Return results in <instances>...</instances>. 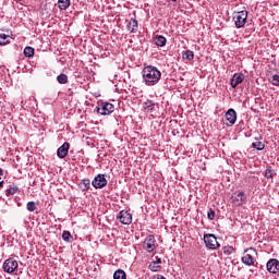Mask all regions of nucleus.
I'll use <instances>...</instances> for the list:
<instances>
[{
    "mask_svg": "<svg viewBox=\"0 0 279 279\" xmlns=\"http://www.w3.org/2000/svg\"><path fill=\"white\" fill-rule=\"evenodd\" d=\"M142 76L146 86H156L160 82L162 73L154 65H146L142 71Z\"/></svg>",
    "mask_w": 279,
    "mask_h": 279,
    "instance_id": "nucleus-1",
    "label": "nucleus"
},
{
    "mask_svg": "<svg viewBox=\"0 0 279 279\" xmlns=\"http://www.w3.org/2000/svg\"><path fill=\"white\" fill-rule=\"evenodd\" d=\"M233 21L238 29L245 27V23H247V11H239L234 13Z\"/></svg>",
    "mask_w": 279,
    "mask_h": 279,
    "instance_id": "nucleus-2",
    "label": "nucleus"
},
{
    "mask_svg": "<svg viewBox=\"0 0 279 279\" xmlns=\"http://www.w3.org/2000/svg\"><path fill=\"white\" fill-rule=\"evenodd\" d=\"M204 243L208 250H217L220 246L217 236L213 233L204 234Z\"/></svg>",
    "mask_w": 279,
    "mask_h": 279,
    "instance_id": "nucleus-3",
    "label": "nucleus"
},
{
    "mask_svg": "<svg viewBox=\"0 0 279 279\" xmlns=\"http://www.w3.org/2000/svg\"><path fill=\"white\" fill-rule=\"evenodd\" d=\"M19 269V262L14 258H9L3 263V271L7 274H14Z\"/></svg>",
    "mask_w": 279,
    "mask_h": 279,
    "instance_id": "nucleus-4",
    "label": "nucleus"
},
{
    "mask_svg": "<svg viewBox=\"0 0 279 279\" xmlns=\"http://www.w3.org/2000/svg\"><path fill=\"white\" fill-rule=\"evenodd\" d=\"M97 112L104 117L112 114V112H114V105L110 102H102L97 107Z\"/></svg>",
    "mask_w": 279,
    "mask_h": 279,
    "instance_id": "nucleus-5",
    "label": "nucleus"
},
{
    "mask_svg": "<svg viewBox=\"0 0 279 279\" xmlns=\"http://www.w3.org/2000/svg\"><path fill=\"white\" fill-rule=\"evenodd\" d=\"M92 186H94V189H105V186H108L106 174H97L92 181Z\"/></svg>",
    "mask_w": 279,
    "mask_h": 279,
    "instance_id": "nucleus-6",
    "label": "nucleus"
},
{
    "mask_svg": "<svg viewBox=\"0 0 279 279\" xmlns=\"http://www.w3.org/2000/svg\"><path fill=\"white\" fill-rule=\"evenodd\" d=\"M144 250H146V252H154V250H156V238L154 235H147L146 239L144 240V244H143Z\"/></svg>",
    "mask_w": 279,
    "mask_h": 279,
    "instance_id": "nucleus-7",
    "label": "nucleus"
},
{
    "mask_svg": "<svg viewBox=\"0 0 279 279\" xmlns=\"http://www.w3.org/2000/svg\"><path fill=\"white\" fill-rule=\"evenodd\" d=\"M117 219H119L120 223H123L124 226H130V223H132V214H130V211L128 210H121L118 214Z\"/></svg>",
    "mask_w": 279,
    "mask_h": 279,
    "instance_id": "nucleus-8",
    "label": "nucleus"
},
{
    "mask_svg": "<svg viewBox=\"0 0 279 279\" xmlns=\"http://www.w3.org/2000/svg\"><path fill=\"white\" fill-rule=\"evenodd\" d=\"M247 252H253V254H254V252H256V250H254V248L246 250L244 252V256L241 259L244 265H246L247 267H252V265H254L256 259H254V256H252V253H247Z\"/></svg>",
    "mask_w": 279,
    "mask_h": 279,
    "instance_id": "nucleus-9",
    "label": "nucleus"
},
{
    "mask_svg": "<svg viewBox=\"0 0 279 279\" xmlns=\"http://www.w3.org/2000/svg\"><path fill=\"white\" fill-rule=\"evenodd\" d=\"M69 149H71V144L64 142L57 150L58 158H66V156H69Z\"/></svg>",
    "mask_w": 279,
    "mask_h": 279,
    "instance_id": "nucleus-10",
    "label": "nucleus"
},
{
    "mask_svg": "<svg viewBox=\"0 0 279 279\" xmlns=\"http://www.w3.org/2000/svg\"><path fill=\"white\" fill-rule=\"evenodd\" d=\"M267 270L269 274H278L279 271V260L278 259H270L266 264Z\"/></svg>",
    "mask_w": 279,
    "mask_h": 279,
    "instance_id": "nucleus-11",
    "label": "nucleus"
},
{
    "mask_svg": "<svg viewBox=\"0 0 279 279\" xmlns=\"http://www.w3.org/2000/svg\"><path fill=\"white\" fill-rule=\"evenodd\" d=\"M245 80V76L241 73H235L232 78L230 80V84L232 88H236L239 84H242V82Z\"/></svg>",
    "mask_w": 279,
    "mask_h": 279,
    "instance_id": "nucleus-12",
    "label": "nucleus"
},
{
    "mask_svg": "<svg viewBox=\"0 0 279 279\" xmlns=\"http://www.w3.org/2000/svg\"><path fill=\"white\" fill-rule=\"evenodd\" d=\"M225 117L226 120L229 121L230 125H234L236 123V111L234 109H229Z\"/></svg>",
    "mask_w": 279,
    "mask_h": 279,
    "instance_id": "nucleus-13",
    "label": "nucleus"
},
{
    "mask_svg": "<svg viewBox=\"0 0 279 279\" xmlns=\"http://www.w3.org/2000/svg\"><path fill=\"white\" fill-rule=\"evenodd\" d=\"M126 29L131 34H134L136 29H138V21L136 19H131L126 25Z\"/></svg>",
    "mask_w": 279,
    "mask_h": 279,
    "instance_id": "nucleus-14",
    "label": "nucleus"
},
{
    "mask_svg": "<svg viewBox=\"0 0 279 279\" xmlns=\"http://www.w3.org/2000/svg\"><path fill=\"white\" fill-rule=\"evenodd\" d=\"M252 148L257 149V151H263V149H265V142L255 138V142L252 143Z\"/></svg>",
    "mask_w": 279,
    "mask_h": 279,
    "instance_id": "nucleus-15",
    "label": "nucleus"
},
{
    "mask_svg": "<svg viewBox=\"0 0 279 279\" xmlns=\"http://www.w3.org/2000/svg\"><path fill=\"white\" fill-rule=\"evenodd\" d=\"M78 189L83 192L88 191L90 189V179H83L78 184Z\"/></svg>",
    "mask_w": 279,
    "mask_h": 279,
    "instance_id": "nucleus-16",
    "label": "nucleus"
},
{
    "mask_svg": "<svg viewBox=\"0 0 279 279\" xmlns=\"http://www.w3.org/2000/svg\"><path fill=\"white\" fill-rule=\"evenodd\" d=\"M154 43L157 45V47H165L167 45V38H165L162 35H159L155 37Z\"/></svg>",
    "mask_w": 279,
    "mask_h": 279,
    "instance_id": "nucleus-17",
    "label": "nucleus"
},
{
    "mask_svg": "<svg viewBox=\"0 0 279 279\" xmlns=\"http://www.w3.org/2000/svg\"><path fill=\"white\" fill-rule=\"evenodd\" d=\"M265 178H267V180H274V178H276V171L271 169L270 166L266 168Z\"/></svg>",
    "mask_w": 279,
    "mask_h": 279,
    "instance_id": "nucleus-18",
    "label": "nucleus"
},
{
    "mask_svg": "<svg viewBox=\"0 0 279 279\" xmlns=\"http://www.w3.org/2000/svg\"><path fill=\"white\" fill-rule=\"evenodd\" d=\"M69 5H71V0H59L58 1L59 10H68Z\"/></svg>",
    "mask_w": 279,
    "mask_h": 279,
    "instance_id": "nucleus-19",
    "label": "nucleus"
},
{
    "mask_svg": "<svg viewBox=\"0 0 279 279\" xmlns=\"http://www.w3.org/2000/svg\"><path fill=\"white\" fill-rule=\"evenodd\" d=\"M126 278H128V275L121 269L116 270L113 274V279H126Z\"/></svg>",
    "mask_w": 279,
    "mask_h": 279,
    "instance_id": "nucleus-20",
    "label": "nucleus"
},
{
    "mask_svg": "<svg viewBox=\"0 0 279 279\" xmlns=\"http://www.w3.org/2000/svg\"><path fill=\"white\" fill-rule=\"evenodd\" d=\"M12 37L5 35V33H0V45H8Z\"/></svg>",
    "mask_w": 279,
    "mask_h": 279,
    "instance_id": "nucleus-21",
    "label": "nucleus"
},
{
    "mask_svg": "<svg viewBox=\"0 0 279 279\" xmlns=\"http://www.w3.org/2000/svg\"><path fill=\"white\" fill-rule=\"evenodd\" d=\"M62 239L63 241H65L66 243H71L73 241V235L71 234L70 231H63L62 233Z\"/></svg>",
    "mask_w": 279,
    "mask_h": 279,
    "instance_id": "nucleus-22",
    "label": "nucleus"
},
{
    "mask_svg": "<svg viewBox=\"0 0 279 279\" xmlns=\"http://www.w3.org/2000/svg\"><path fill=\"white\" fill-rule=\"evenodd\" d=\"M182 56H183V60H193V58H195V54L193 53L192 50L183 51Z\"/></svg>",
    "mask_w": 279,
    "mask_h": 279,
    "instance_id": "nucleus-23",
    "label": "nucleus"
},
{
    "mask_svg": "<svg viewBox=\"0 0 279 279\" xmlns=\"http://www.w3.org/2000/svg\"><path fill=\"white\" fill-rule=\"evenodd\" d=\"M19 192V187L16 186H10L7 191H5V195L7 197H10L12 195H16V193Z\"/></svg>",
    "mask_w": 279,
    "mask_h": 279,
    "instance_id": "nucleus-24",
    "label": "nucleus"
},
{
    "mask_svg": "<svg viewBox=\"0 0 279 279\" xmlns=\"http://www.w3.org/2000/svg\"><path fill=\"white\" fill-rule=\"evenodd\" d=\"M24 56L26 58H34V48L33 47H25L24 48Z\"/></svg>",
    "mask_w": 279,
    "mask_h": 279,
    "instance_id": "nucleus-25",
    "label": "nucleus"
},
{
    "mask_svg": "<svg viewBox=\"0 0 279 279\" xmlns=\"http://www.w3.org/2000/svg\"><path fill=\"white\" fill-rule=\"evenodd\" d=\"M57 81L59 82V84H68L69 76H66V74H60L57 76Z\"/></svg>",
    "mask_w": 279,
    "mask_h": 279,
    "instance_id": "nucleus-26",
    "label": "nucleus"
},
{
    "mask_svg": "<svg viewBox=\"0 0 279 279\" xmlns=\"http://www.w3.org/2000/svg\"><path fill=\"white\" fill-rule=\"evenodd\" d=\"M148 269H150V271H160L162 269V266L158 265L155 262H151L148 266Z\"/></svg>",
    "mask_w": 279,
    "mask_h": 279,
    "instance_id": "nucleus-27",
    "label": "nucleus"
},
{
    "mask_svg": "<svg viewBox=\"0 0 279 279\" xmlns=\"http://www.w3.org/2000/svg\"><path fill=\"white\" fill-rule=\"evenodd\" d=\"M156 104H154L151 100L144 102V110H154Z\"/></svg>",
    "mask_w": 279,
    "mask_h": 279,
    "instance_id": "nucleus-28",
    "label": "nucleus"
},
{
    "mask_svg": "<svg viewBox=\"0 0 279 279\" xmlns=\"http://www.w3.org/2000/svg\"><path fill=\"white\" fill-rule=\"evenodd\" d=\"M222 250H223V254H226V256H230V254L234 253V247H232V246H225Z\"/></svg>",
    "mask_w": 279,
    "mask_h": 279,
    "instance_id": "nucleus-29",
    "label": "nucleus"
},
{
    "mask_svg": "<svg viewBox=\"0 0 279 279\" xmlns=\"http://www.w3.org/2000/svg\"><path fill=\"white\" fill-rule=\"evenodd\" d=\"M26 208L29 213H34L36 210V203L35 202H28L26 205Z\"/></svg>",
    "mask_w": 279,
    "mask_h": 279,
    "instance_id": "nucleus-30",
    "label": "nucleus"
},
{
    "mask_svg": "<svg viewBox=\"0 0 279 279\" xmlns=\"http://www.w3.org/2000/svg\"><path fill=\"white\" fill-rule=\"evenodd\" d=\"M207 217L210 221H213V219H215V210L214 209H209Z\"/></svg>",
    "mask_w": 279,
    "mask_h": 279,
    "instance_id": "nucleus-31",
    "label": "nucleus"
},
{
    "mask_svg": "<svg viewBox=\"0 0 279 279\" xmlns=\"http://www.w3.org/2000/svg\"><path fill=\"white\" fill-rule=\"evenodd\" d=\"M238 197L240 198V202H243L245 199V192H239Z\"/></svg>",
    "mask_w": 279,
    "mask_h": 279,
    "instance_id": "nucleus-32",
    "label": "nucleus"
},
{
    "mask_svg": "<svg viewBox=\"0 0 279 279\" xmlns=\"http://www.w3.org/2000/svg\"><path fill=\"white\" fill-rule=\"evenodd\" d=\"M153 263H156L157 265H162V259L160 257H155V260Z\"/></svg>",
    "mask_w": 279,
    "mask_h": 279,
    "instance_id": "nucleus-33",
    "label": "nucleus"
},
{
    "mask_svg": "<svg viewBox=\"0 0 279 279\" xmlns=\"http://www.w3.org/2000/svg\"><path fill=\"white\" fill-rule=\"evenodd\" d=\"M151 279H167V278H165V276H161V275H155L153 276Z\"/></svg>",
    "mask_w": 279,
    "mask_h": 279,
    "instance_id": "nucleus-34",
    "label": "nucleus"
},
{
    "mask_svg": "<svg viewBox=\"0 0 279 279\" xmlns=\"http://www.w3.org/2000/svg\"><path fill=\"white\" fill-rule=\"evenodd\" d=\"M231 199H233V202H239L241 198L232 196Z\"/></svg>",
    "mask_w": 279,
    "mask_h": 279,
    "instance_id": "nucleus-35",
    "label": "nucleus"
},
{
    "mask_svg": "<svg viewBox=\"0 0 279 279\" xmlns=\"http://www.w3.org/2000/svg\"><path fill=\"white\" fill-rule=\"evenodd\" d=\"M0 189H3V181H0Z\"/></svg>",
    "mask_w": 279,
    "mask_h": 279,
    "instance_id": "nucleus-36",
    "label": "nucleus"
},
{
    "mask_svg": "<svg viewBox=\"0 0 279 279\" xmlns=\"http://www.w3.org/2000/svg\"><path fill=\"white\" fill-rule=\"evenodd\" d=\"M0 175H3V169L0 168Z\"/></svg>",
    "mask_w": 279,
    "mask_h": 279,
    "instance_id": "nucleus-37",
    "label": "nucleus"
},
{
    "mask_svg": "<svg viewBox=\"0 0 279 279\" xmlns=\"http://www.w3.org/2000/svg\"><path fill=\"white\" fill-rule=\"evenodd\" d=\"M171 1H178V0H171Z\"/></svg>",
    "mask_w": 279,
    "mask_h": 279,
    "instance_id": "nucleus-38",
    "label": "nucleus"
}]
</instances>
